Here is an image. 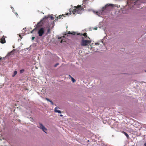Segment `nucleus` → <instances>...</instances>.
I'll return each mask as SVG.
<instances>
[{
    "label": "nucleus",
    "instance_id": "nucleus-1",
    "mask_svg": "<svg viewBox=\"0 0 146 146\" xmlns=\"http://www.w3.org/2000/svg\"><path fill=\"white\" fill-rule=\"evenodd\" d=\"M77 35H80V36H84L82 37V40L80 42L81 46H86L90 44L91 42V40H88V39L90 40V39L89 37L87 36L86 33H85L83 34L78 33L77 34Z\"/></svg>",
    "mask_w": 146,
    "mask_h": 146
},
{
    "label": "nucleus",
    "instance_id": "nucleus-24",
    "mask_svg": "<svg viewBox=\"0 0 146 146\" xmlns=\"http://www.w3.org/2000/svg\"><path fill=\"white\" fill-rule=\"evenodd\" d=\"M71 33L69 31L68 34H71Z\"/></svg>",
    "mask_w": 146,
    "mask_h": 146
},
{
    "label": "nucleus",
    "instance_id": "nucleus-10",
    "mask_svg": "<svg viewBox=\"0 0 146 146\" xmlns=\"http://www.w3.org/2000/svg\"><path fill=\"white\" fill-rule=\"evenodd\" d=\"M69 15V14L68 13H67L66 14H65L64 15L62 14L61 16L60 15H59L58 16V17H57L56 18V19H55V20H56V19H57V20L58 18L59 19H60V18H62V16L64 17L66 15Z\"/></svg>",
    "mask_w": 146,
    "mask_h": 146
},
{
    "label": "nucleus",
    "instance_id": "nucleus-21",
    "mask_svg": "<svg viewBox=\"0 0 146 146\" xmlns=\"http://www.w3.org/2000/svg\"><path fill=\"white\" fill-rule=\"evenodd\" d=\"M36 29L35 28V29H33V30H32L31 31V33H33V31L35 30V29Z\"/></svg>",
    "mask_w": 146,
    "mask_h": 146
},
{
    "label": "nucleus",
    "instance_id": "nucleus-27",
    "mask_svg": "<svg viewBox=\"0 0 146 146\" xmlns=\"http://www.w3.org/2000/svg\"><path fill=\"white\" fill-rule=\"evenodd\" d=\"M97 27H96V28H95V29H95V30H97Z\"/></svg>",
    "mask_w": 146,
    "mask_h": 146
},
{
    "label": "nucleus",
    "instance_id": "nucleus-9",
    "mask_svg": "<svg viewBox=\"0 0 146 146\" xmlns=\"http://www.w3.org/2000/svg\"><path fill=\"white\" fill-rule=\"evenodd\" d=\"M44 19H45V20L49 19L51 20H53L54 19V17L52 16L48 15L45 16L44 17Z\"/></svg>",
    "mask_w": 146,
    "mask_h": 146
},
{
    "label": "nucleus",
    "instance_id": "nucleus-11",
    "mask_svg": "<svg viewBox=\"0 0 146 146\" xmlns=\"http://www.w3.org/2000/svg\"><path fill=\"white\" fill-rule=\"evenodd\" d=\"M57 108L56 107L55 108L54 111L58 113H61V111L60 110H57Z\"/></svg>",
    "mask_w": 146,
    "mask_h": 146
},
{
    "label": "nucleus",
    "instance_id": "nucleus-23",
    "mask_svg": "<svg viewBox=\"0 0 146 146\" xmlns=\"http://www.w3.org/2000/svg\"><path fill=\"white\" fill-rule=\"evenodd\" d=\"M35 37H33L32 38V40H34V39H35Z\"/></svg>",
    "mask_w": 146,
    "mask_h": 146
},
{
    "label": "nucleus",
    "instance_id": "nucleus-25",
    "mask_svg": "<svg viewBox=\"0 0 146 146\" xmlns=\"http://www.w3.org/2000/svg\"><path fill=\"white\" fill-rule=\"evenodd\" d=\"M15 15H16L17 16V15H18V14L17 13H15Z\"/></svg>",
    "mask_w": 146,
    "mask_h": 146
},
{
    "label": "nucleus",
    "instance_id": "nucleus-22",
    "mask_svg": "<svg viewBox=\"0 0 146 146\" xmlns=\"http://www.w3.org/2000/svg\"><path fill=\"white\" fill-rule=\"evenodd\" d=\"M50 102L52 105H53L54 104L53 102L52 101L50 100Z\"/></svg>",
    "mask_w": 146,
    "mask_h": 146
},
{
    "label": "nucleus",
    "instance_id": "nucleus-29",
    "mask_svg": "<svg viewBox=\"0 0 146 146\" xmlns=\"http://www.w3.org/2000/svg\"><path fill=\"white\" fill-rule=\"evenodd\" d=\"M60 115L61 116H62V115Z\"/></svg>",
    "mask_w": 146,
    "mask_h": 146
},
{
    "label": "nucleus",
    "instance_id": "nucleus-6",
    "mask_svg": "<svg viewBox=\"0 0 146 146\" xmlns=\"http://www.w3.org/2000/svg\"><path fill=\"white\" fill-rule=\"evenodd\" d=\"M38 127L39 128L41 129L43 131L46 133V131H47V129L42 123H39L38 125Z\"/></svg>",
    "mask_w": 146,
    "mask_h": 146
},
{
    "label": "nucleus",
    "instance_id": "nucleus-30",
    "mask_svg": "<svg viewBox=\"0 0 146 146\" xmlns=\"http://www.w3.org/2000/svg\"><path fill=\"white\" fill-rule=\"evenodd\" d=\"M145 72H146V70L145 71Z\"/></svg>",
    "mask_w": 146,
    "mask_h": 146
},
{
    "label": "nucleus",
    "instance_id": "nucleus-26",
    "mask_svg": "<svg viewBox=\"0 0 146 146\" xmlns=\"http://www.w3.org/2000/svg\"><path fill=\"white\" fill-rule=\"evenodd\" d=\"M144 145L145 146H146V143H144Z\"/></svg>",
    "mask_w": 146,
    "mask_h": 146
},
{
    "label": "nucleus",
    "instance_id": "nucleus-4",
    "mask_svg": "<svg viewBox=\"0 0 146 146\" xmlns=\"http://www.w3.org/2000/svg\"><path fill=\"white\" fill-rule=\"evenodd\" d=\"M44 20L45 21H46L45 19H44V18L42 19L39 22H38L37 24V25H36V28L37 29H38L39 28L42 27L44 23L43 21Z\"/></svg>",
    "mask_w": 146,
    "mask_h": 146
},
{
    "label": "nucleus",
    "instance_id": "nucleus-14",
    "mask_svg": "<svg viewBox=\"0 0 146 146\" xmlns=\"http://www.w3.org/2000/svg\"><path fill=\"white\" fill-rule=\"evenodd\" d=\"M17 72L16 71H15L13 74L12 75V76L14 77V76L16 74H17Z\"/></svg>",
    "mask_w": 146,
    "mask_h": 146
},
{
    "label": "nucleus",
    "instance_id": "nucleus-17",
    "mask_svg": "<svg viewBox=\"0 0 146 146\" xmlns=\"http://www.w3.org/2000/svg\"><path fill=\"white\" fill-rule=\"evenodd\" d=\"M24 69L21 70L20 71V73H23L24 72Z\"/></svg>",
    "mask_w": 146,
    "mask_h": 146
},
{
    "label": "nucleus",
    "instance_id": "nucleus-12",
    "mask_svg": "<svg viewBox=\"0 0 146 146\" xmlns=\"http://www.w3.org/2000/svg\"><path fill=\"white\" fill-rule=\"evenodd\" d=\"M122 133L124 134L125 135L127 138H129V136L127 133L123 131L122 132Z\"/></svg>",
    "mask_w": 146,
    "mask_h": 146
},
{
    "label": "nucleus",
    "instance_id": "nucleus-19",
    "mask_svg": "<svg viewBox=\"0 0 146 146\" xmlns=\"http://www.w3.org/2000/svg\"><path fill=\"white\" fill-rule=\"evenodd\" d=\"M59 64L58 63H57L56 64H55L54 65V67H56Z\"/></svg>",
    "mask_w": 146,
    "mask_h": 146
},
{
    "label": "nucleus",
    "instance_id": "nucleus-16",
    "mask_svg": "<svg viewBox=\"0 0 146 146\" xmlns=\"http://www.w3.org/2000/svg\"><path fill=\"white\" fill-rule=\"evenodd\" d=\"M71 78H72V81L73 82H75L76 80L74 79L72 77H71Z\"/></svg>",
    "mask_w": 146,
    "mask_h": 146
},
{
    "label": "nucleus",
    "instance_id": "nucleus-20",
    "mask_svg": "<svg viewBox=\"0 0 146 146\" xmlns=\"http://www.w3.org/2000/svg\"><path fill=\"white\" fill-rule=\"evenodd\" d=\"M46 100L48 101H49V102H50V100L47 98H46Z\"/></svg>",
    "mask_w": 146,
    "mask_h": 146
},
{
    "label": "nucleus",
    "instance_id": "nucleus-15",
    "mask_svg": "<svg viewBox=\"0 0 146 146\" xmlns=\"http://www.w3.org/2000/svg\"><path fill=\"white\" fill-rule=\"evenodd\" d=\"M50 28H48V29L47 32V33H50Z\"/></svg>",
    "mask_w": 146,
    "mask_h": 146
},
{
    "label": "nucleus",
    "instance_id": "nucleus-8",
    "mask_svg": "<svg viewBox=\"0 0 146 146\" xmlns=\"http://www.w3.org/2000/svg\"><path fill=\"white\" fill-rule=\"evenodd\" d=\"M6 36H5L3 35L2 37L0 39V42L2 44H4L6 42L5 40V38Z\"/></svg>",
    "mask_w": 146,
    "mask_h": 146
},
{
    "label": "nucleus",
    "instance_id": "nucleus-7",
    "mask_svg": "<svg viewBox=\"0 0 146 146\" xmlns=\"http://www.w3.org/2000/svg\"><path fill=\"white\" fill-rule=\"evenodd\" d=\"M139 0H137V1L136 0H127V4H128V5H129V4L130 3L131 4H133L134 5H135L136 4V3Z\"/></svg>",
    "mask_w": 146,
    "mask_h": 146
},
{
    "label": "nucleus",
    "instance_id": "nucleus-3",
    "mask_svg": "<svg viewBox=\"0 0 146 146\" xmlns=\"http://www.w3.org/2000/svg\"><path fill=\"white\" fill-rule=\"evenodd\" d=\"M112 7L113 4H108L104 7H102V11H109Z\"/></svg>",
    "mask_w": 146,
    "mask_h": 146
},
{
    "label": "nucleus",
    "instance_id": "nucleus-5",
    "mask_svg": "<svg viewBox=\"0 0 146 146\" xmlns=\"http://www.w3.org/2000/svg\"><path fill=\"white\" fill-rule=\"evenodd\" d=\"M44 32V29L43 28H41L39 29L38 32V34L39 36H42Z\"/></svg>",
    "mask_w": 146,
    "mask_h": 146
},
{
    "label": "nucleus",
    "instance_id": "nucleus-2",
    "mask_svg": "<svg viewBox=\"0 0 146 146\" xmlns=\"http://www.w3.org/2000/svg\"><path fill=\"white\" fill-rule=\"evenodd\" d=\"M74 9L73 10L72 13L73 14H81V11L83 9V8L81 5H78L77 6L74 7Z\"/></svg>",
    "mask_w": 146,
    "mask_h": 146
},
{
    "label": "nucleus",
    "instance_id": "nucleus-18",
    "mask_svg": "<svg viewBox=\"0 0 146 146\" xmlns=\"http://www.w3.org/2000/svg\"><path fill=\"white\" fill-rule=\"evenodd\" d=\"M71 34L74 35L76 34V33L74 32H72L71 33Z\"/></svg>",
    "mask_w": 146,
    "mask_h": 146
},
{
    "label": "nucleus",
    "instance_id": "nucleus-28",
    "mask_svg": "<svg viewBox=\"0 0 146 146\" xmlns=\"http://www.w3.org/2000/svg\"><path fill=\"white\" fill-rule=\"evenodd\" d=\"M131 6H133V4L131 5Z\"/></svg>",
    "mask_w": 146,
    "mask_h": 146
},
{
    "label": "nucleus",
    "instance_id": "nucleus-13",
    "mask_svg": "<svg viewBox=\"0 0 146 146\" xmlns=\"http://www.w3.org/2000/svg\"><path fill=\"white\" fill-rule=\"evenodd\" d=\"M65 37L64 36H63V37H60L58 38V39H61V40L60 41V43H62V42H63V40H62V38L63 37Z\"/></svg>",
    "mask_w": 146,
    "mask_h": 146
}]
</instances>
